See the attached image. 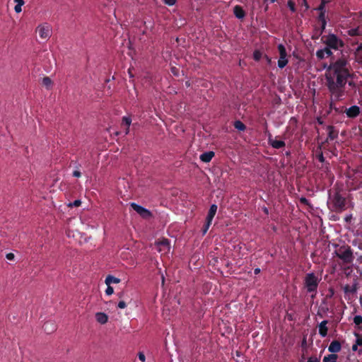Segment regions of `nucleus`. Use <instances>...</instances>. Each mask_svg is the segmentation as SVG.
<instances>
[{"mask_svg":"<svg viewBox=\"0 0 362 362\" xmlns=\"http://www.w3.org/2000/svg\"><path fill=\"white\" fill-rule=\"evenodd\" d=\"M349 35H357L358 34V29H351L348 31Z\"/></svg>","mask_w":362,"mask_h":362,"instance_id":"nucleus-33","label":"nucleus"},{"mask_svg":"<svg viewBox=\"0 0 362 362\" xmlns=\"http://www.w3.org/2000/svg\"><path fill=\"white\" fill-rule=\"evenodd\" d=\"M354 322L356 325H358L362 323V316L356 315L354 318Z\"/></svg>","mask_w":362,"mask_h":362,"instance_id":"nucleus-29","label":"nucleus"},{"mask_svg":"<svg viewBox=\"0 0 362 362\" xmlns=\"http://www.w3.org/2000/svg\"><path fill=\"white\" fill-rule=\"evenodd\" d=\"M308 362H319V360L316 357H310Z\"/></svg>","mask_w":362,"mask_h":362,"instance_id":"nucleus-39","label":"nucleus"},{"mask_svg":"<svg viewBox=\"0 0 362 362\" xmlns=\"http://www.w3.org/2000/svg\"><path fill=\"white\" fill-rule=\"evenodd\" d=\"M267 61L269 62H270V59L268 57H266Z\"/></svg>","mask_w":362,"mask_h":362,"instance_id":"nucleus-46","label":"nucleus"},{"mask_svg":"<svg viewBox=\"0 0 362 362\" xmlns=\"http://www.w3.org/2000/svg\"><path fill=\"white\" fill-rule=\"evenodd\" d=\"M337 356L336 354H330L326 356L323 358L324 362H337Z\"/></svg>","mask_w":362,"mask_h":362,"instance_id":"nucleus-21","label":"nucleus"},{"mask_svg":"<svg viewBox=\"0 0 362 362\" xmlns=\"http://www.w3.org/2000/svg\"><path fill=\"white\" fill-rule=\"evenodd\" d=\"M42 85L45 86L47 88H50L52 84V81L49 77H44L42 78Z\"/></svg>","mask_w":362,"mask_h":362,"instance_id":"nucleus-24","label":"nucleus"},{"mask_svg":"<svg viewBox=\"0 0 362 362\" xmlns=\"http://www.w3.org/2000/svg\"><path fill=\"white\" fill-rule=\"evenodd\" d=\"M209 228V226H208V227H207V222H206V224H205V226H204V230H203V233H204V234H205V233L207 232V230H208Z\"/></svg>","mask_w":362,"mask_h":362,"instance_id":"nucleus-42","label":"nucleus"},{"mask_svg":"<svg viewBox=\"0 0 362 362\" xmlns=\"http://www.w3.org/2000/svg\"><path fill=\"white\" fill-rule=\"evenodd\" d=\"M327 322L326 320L322 321L319 325V333L322 337H325L327 334Z\"/></svg>","mask_w":362,"mask_h":362,"instance_id":"nucleus-16","label":"nucleus"},{"mask_svg":"<svg viewBox=\"0 0 362 362\" xmlns=\"http://www.w3.org/2000/svg\"><path fill=\"white\" fill-rule=\"evenodd\" d=\"M130 206L142 218H148L151 216V213L150 211L144 208L143 206L136 203H131Z\"/></svg>","mask_w":362,"mask_h":362,"instance_id":"nucleus-7","label":"nucleus"},{"mask_svg":"<svg viewBox=\"0 0 362 362\" xmlns=\"http://www.w3.org/2000/svg\"><path fill=\"white\" fill-rule=\"evenodd\" d=\"M341 349V345L337 341H332L329 347H328V350L329 351L332 352V353H337V352H339Z\"/></svg>","mask_w":362,"mask_h":362,"instance_id":"nucleus-15","label":"nucleus"},{"mask_svg":"<svg viewBox=\"0 0 362 362\" xmlns=\"http://www.w3.org/2000/svg\"><path fill=\"white\" fill-rule=\"evenodd\" d=\"M302 1H303V4H304V6L305 7V9H308V5L306 1L305 0H302Z\"/></svg>","mask_w":362,"mask_h":362,"instance_id":"nucleus-44","label":"nucleus"},{"mask_svg":"<svg viewBox=\"0 0 362 362\" xmlns=\"http://www.w3.org/2000/svg\"><path fill=\"white\" fill-rule=\"evenodd\" d=\"M355 336L356 337L355 344L358 346H362V336L358 334H355Z\"/></svg>","mask_w":362,"mask_h":362,"instance_id":"nucleus-27","label":"nucleus"},{"mask_svg":"<svg viewBox=\"0 0 362 362\" xmlns=\"http://www.w3.org/2000/svg\"><path fill=\"white\" fill-rule=\"evenodd\" d=\"M73 175L76 177H79L81 176V172L78 170H74L73 173Z\"/></svg>","mask_w":362,"mask_h":362,"instance_id":"nucleus-38","label":"nucleus"},{"mask_svg":"<svg viewBox=\"0 0 362 362\" xmlns=\"http://www.w3.org/2000/svg\"><path fill=\"white\" fill-rule=\"evenodd\" d=\"M6 257L8 260H13V259H14L15 256L13 253H8V254H6Z\"/></svg>","mask_w":362,"mask_h":362,"instance_id":"nucleus-37","label":"nucleus"},{"mask_svg":"<svg viewBox=\"0 0 362 362\" xmlns=\"http://www.w3.org/2000/svg\"><path fill=\"white\" fill-rule=\"evenodd\" d=\"M356 61L362 65V44L358 47L355 52Z\"/></svg>","mask_w":362,"mask_h":362,"instance_id":"nucleus-18","label":"nucleus"},{"mask_svg":"<svg viewBox=\"0 0 362 362\" xmlns=\"http://www.w3.org/2000/svg\"><path fill=\"white\" fill-rule=\"evenodd\" d=\"M120 281L121 280L119 278L112 275L107 276L105 280V283L106 285H111L112 284H117L120 283Z\"/></svg>","mask_w":362,"mask_h":362,"instance_id":"nucleus-14","label":"nucleus"},{"mask_svg":"<svg viewBox=\"0 0 362 362\" xmlns=\"http://www.w3.org/2000/svg\"><path fill=\"white\" fill-rule=\"evenodd\" d=\"M117 307L119 308V309H124L126 307H127V304L123 300H121L117 304Z\"/></svg>","mask_w":362,"mask_h":362,"instance_id":"nucleus-34","label":"nucleus"},{"mask_svg":"<svg viewBox=\"0 0 362 362\" xmlns=\"http://www.w3.org/2000/svg\"><path fill=\"white\" fill-rule=\"evenodd\" d=\"M14 10L17 13H21L22 11V6L16 4L14 7Z\"/></svg>","mask_w":362,"mask_h":362,"instance_id":"nucleus-36","label":"nucleus"},{"mask_svg":"<svg viewBox=\"0 0 362 362\" xmlns=\"http://www.w3.org/2000/svg\"><path fill=\"white\" fill-rule=\"evenodd\" d=\"M278 50L279 53V59L278 60V66L281 69L285 67L288 64L287 53L284 46L281 44L278 45Z\"/></svg>","mask_w":362,"mask_h":362,"instance_id":"nucleus-6","label":"nucleus"},{"mask_svg":"<svg viewBox=\"0 0 362 362\" xmlns=\"http://www.w3.org/2000/svg\"><path fill=\"white\" fill-rule=\"evenodd\" d=\"M259 272V269H256L255 270V274H258Z\"/></svg>","mask_w":362,"mask_h":362,"instance_id":"nucleus-45","label":"nucleus"},{"mask_svg":"<svg viewBox=\"0 0 362 362\" xmlns=\"http://www.w3.org/2000/svg\"><path fill=\"white\" fill-rule=\"evenodd\" d=\"M165 4H168V6H173L175 4L177 0H163Z\"/></svg>","mask_w":362,"mask_h":362,"instance_id":"nucleus-35","label":"nucleus"},{"mask_svg":"<svg viewBox=\"0 0 362 362\" xmlns=\"http://www.w3.org/2000/svg\"><path fill=\"white\" fill-rule=\"evenodd\" d=\"M322 40L329 49H339L343 47V42L334 34L323 36Z\"/></svg>","mask_w":362,"mask_h":362,"instance_id":"nucleus-4","label":"nucleus"},{"mask_svg":"<svg viewBox=\"0 0 362 362\" xmlns=\"http://www.w3.org/2000/svg\"><path fill=\"white\" fill-rule=\"evenodd\" d=\"M334 202L337 209H342L344 206V199L342 197L336 196Z\"/></svg>","mask_w":362,"mask_h":362,"instance_id":"nucleus-17","label":"nucleus"},{"mask_svg":"<svg viewBox=\"0 0 362 362\" xmlns=\"http://www.w3.org/2000/svg\"><path fill=\"white\" fill-rule=\"evenodd\" d=\"M35 33L42 40L47 41L52 35V28L49 23H42L37 26Z\"/></svg>","mask_w":362,"mask_h":362,"instance_id":"nucleus-2","label":"nucleus"},{"mask_svg":"<svg viewBox=\"0 0 362 362\" xmlns=\"http://www.w3.org/2000/svg\"><path fill=\"white\" fill-rule=\"evenodd\" d=\"M81 200L77 199V200H75L74 202H71V203L68 204V206L69 207L79 206L81 205Z\"/></svg>","mask_w":362,"mask_h":362,"instance_id":"nucleus-28","label":"nucleus"},{"mask_svg":"<svg viewBox=\"0 0 362 362\" xmlns=\"http://www.w3.org/2000/svg\"><path fill=\"white\" fill-rule=\"evenodd\" d=\"M95 320L100 325H105L108 321V315L103 312H97L95 314Z\"/></svg>","mask_w":362,"mask_h":362,"instance_id":"nucleus-8","label":"nucleus"},{"mask_svg":"<svg viewBox=\"0 0 362 362\" xmlns=\"http://www.w3.org/2000/svg\"><path fill=\"white\" fill-rule=\"evenodd\" d=\"M339 257L346 261H349L351 258V252L350 250L346 249L341 253L339 254Z\"/></svg>","mask_w":362,"mask_h":362,"instance_id":"nucleus-20","label":"nucleus"},{"mask_svg":"<svg viewBox=\"0 0 362 362\" xmlns=\"http://www.w3.org/2000/svg\"><path fill=\"white\" fill-rule=\"evenodd\" d=\"M360 112V109L358 106L354 105L348 108L346 111V115L349 117H355Z\"/></svg>","mask_w":362,"mask_h":362,"instance_id":"nucleus-11","label":"nucleus"},{"mask_svg":"<svg viewBox=\"0 0 362 362\" xmlns=\"http://www.w3.org/2000/svg\"><path fill=\"white\" fill-rule=\"evenodd\" d=\"M107 286L105 293L107 296H111L114 293V289L110 285H107Z\"/></svg>","mask_w":362,"mask_h":362,"instance_id":"nucleus-30","label":"nucleus"},{"mask_svg":"<svg viewBox=\"0 0 362 362\" xmlns=\"http://www.w3.org/2000/svg\"><path fill=\"white\" fill-rule=\"evenodd\" d=\"M17 5L23 6L24 4V0H14Z\"/></svg>","mask_w":362,"mask_h":362,"instance_id":"nucleus-41","label":"nucleus"},{"mask_svg":"<svg viewBox=\"0 0 362 362\" xmlns=\"http://www.w3.org/2000/svg\"><path fill=\"white\" fill-rule=\"evenodd\" d=\"M269 142L272 145V146L275 148H280L285 145V144L283 141L277 140L276 139H272V138L269 139Z\"/></svg>","mask_w":362,"mask_h":362,"instance_id":"nucleus-12","label":"nucleus"},{"mask_svg":"<svg viewBox=\"0 0 362 362\" xmlns=\"http://www.w3.org/2000/svg\"><path fill=\"white\" fill-rule=\"evenodd\" d=\"M156 249L161 254V255H167L170 251V242L166 238L158 239L156 242Z\"/></svg>","mask_w":362,"mask_h":362,"instance_id":"nucleus-5","label":"nucleus"},{"mask_svg":"<svg viewBox=\"0 0 362 362\" xmlns=\"http://www.w3.org/2000/svg\"><path fill=\"white\" fill-rule=\"evenodd\" d=\"M131 122H132V119L128 117H124L123 119H122V124L125 125L126 127H127V129H126V133L128 132L129 131V127L131 124Z\"/></svg>","mask_w":362,"mask_h":362,"instance_id":"nucleus-23","label":"nucleus"},{"mask_svg":"<svg viewBox=\"0 0 362 362\" xmlns=\"http://www.w3.org/2000/svg\"><path fill=\"white\" fill-rule=\"evenodd\" d=\"M216 211H217V206L216 204H212L210 206L208 215L206 216L207 227L211 226L212 220H213Z\"/></svg>","mask_w":362,"mask_h":362,"instance_id":"nucleus-9","label":"nucleus"},{"mask_svg":"<svg viewBox=\"0 0 362 362\" xmlns=\"http://www.w3.org/2000/svg\"><path fill=\"white\" fill-rule=\"evenodd\" d=\"M332 52L329 47H325L323 49H319L316 52V56L318 59H322L331 56Z\"/></svg>","mask_w":362,"mask_h":362,"instance_id":"nucleus-10","label":"nucleus"},{"mask_svg":"<svg viewBox=\"0 0 362 362\" xmlns=\"http://www.w3.org/2000/svg\"><path fill=\"white\" fill-rule=\"evenodd\" d=\"M214 156V153L213 151H208L202 153L200 156V159L204 163H208L211 160L212 158Z\"/></svg>","mask_w":362,"mask_h":362,"instance_id":"nucleus-13","label":"nucleus"},{"mask_svg":"<svg viewBox=\"0 0 362 362\" xmlns=\"http://www.w3.org/2000/svg\"><path fill=\"white\" fill-rule=\"evenodd\" d=\"M349 73L346 59L341 58L329 66L326 71L327 85L332 95L339 99L343 94V87Z\"/></svg>","mask_w":362,"mask_h":362,"instance_id":"nucleus-1","label":"nucleus"},{"mask_svg":"<svg viewBox=\"0 0 362 362\" xmlns=\"http://www.w3.org/2000/svg\"><path fill=\"white\" fill-rule=\"evenodd\" d=\"M234 14L238 18H243L245 16V12L243 8L239 6H235L234 7Z\"/></svg>","mask_w":362,"mask_h":362,"instance_id":"nucleus-19","label":"nucleus"},{"mask_svg":"<svg viewBox=\"0 0 362 362\" xmlns=\"http://www.w3.org/2000/svg\"><path fill=\"white\" fill-rule=\"evenodd\" d=\"M320 278L314 273H309L305 277V286L308 292L317 290Z\"/></svg>","mask_w":362,"mask_h":362,"instance_id":"nucleus-3","label":"nucleus"},{"mask_svg":"<svg viewBox=\"0 0 362 362\" xmlns=\"http://www.w3.org/2000/svg\"><path fill=\"white\" fill-rule=\"evenodd\" d=\"M262 57V53L259 50H255L253 54L255 60L259 61Z\"/></svg>","mask_w":362,"mask_h":362,"instance_id":"nucleus-26","label":"nucleus"},{"mask_svg":"<svg viewBox=\"0 0 362 362\" xmlns=\"http://www.w3.org/2000/svg\"><path fill=\"white\" fill-rule=\"evenodd\" d=\"M357 349H358V345H357V344H354L352 346V350H353V351H357Z\"/></svg>","mask_w":362,"mask_h":362,"instance_id":"nucleus-43","label":"nucleus"},{"mask_svg":"<svg viewBox=\"0 0 362 362\" xmlns=\"http://www.w3.org/2000/svg\"><path fill=\"white\" fill-rule=\"evenodd\" d=\"M287 5H288V7L290 8V10L292 12H294L296 11L294 2H293L292 1L290 0V1H288Z\"/></svg>","mask_w":362,"mask_h":362,"instance_id":"nucleus-31","label":"nucleus"},{"mask_svg":"<svg viewBox=\"0 0 362 362\" xmlns=\"http://www.w3.org/2000/svg\"><path fill=\"white\" fill-rule=\"evenodd\" d=\"M325 2H326L325 0H322V4L318 8V10H320L321 11V13L320 15V18L322 21V27L323 28H325V19H324V14L322 13V11L324 9V6H325Z\"/></svg>","mask_w":362,"mask_h":362,"instance_id":"nucleus-22","label":"nucleus"},{"mask_svg":"<svg viewBox=\"0 0 362 362\" xmlns=\"http://www.w3.org/2000/svg\"><path fill=\"white\" fill-rule=\"evenodd\" d=\"M235 127L240 131H243L245 129V124L240 121H236L235 122Z\"/></svg>","mask_w":362,"mask_h":362,"instance_id":"nucleus-25","label":"nucleus"},{"mask_svg":"<svg viewBox=\"0 0 362 362\" xmlns=\"http://www.w3.org/2000/svg\"><path fill=\"white\" fill-rule=\"evenodd\" d=\"M138 358L142 362H145L146 361V356L143 352L138 353Z\"/></svg>","mask_w":362,"mask_h":362,"instance_id":"nucleus-32","label":"nucleus"},{"mask_svg":"<svg viewBox=\"0 0 362 362\" xmlns=\"http://www.w3.org/2000/svg\"><path fill=\"white\" fill-rule=\"evenodd\" d=\"M162 281H163V282H164V276H163V275H162Z\"/></svg>","mask_w":362,"mask_h":362,"instance_id":"nucleus-47","label":"nucleus"},{"mask_svg":"<svg viewBox=\"0 0 362 362\" xmlns=\"http://www.w3.org/2000/svg\"><path fill=\"white\" fill-rule=\"evenodd\" d=\"M345 221L346 222H350L352 219V215L351 214H349V215H347L346 216V217L344 218Z\"/></svg>","mask_w":362,"mask_h":362,"instance_id":"nucleus-40","label":"nucleus"}]
</instances>
